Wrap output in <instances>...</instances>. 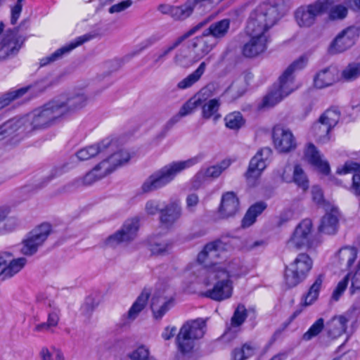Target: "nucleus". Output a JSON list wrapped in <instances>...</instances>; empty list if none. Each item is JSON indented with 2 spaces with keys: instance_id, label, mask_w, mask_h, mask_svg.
<instances>
[{
  "instance_id": "f257e3e1",
  "label": "nucleus",
  "mask_w": 360,
  "mask_h": 360,
  "mask_svg": "<svg viewBox=\"0 0 360 360\" xmlns=\"http://www.w3.org/2000/svg\"><path fill=\"white\" fill-rule=\"evenodd\" d=\"M221 245V241H214L207 244L197 257L199 264H205L206 266L202 267L199 264H195L193 266L198 271L197 277L205 285H208L215 281L212 288L206 290L203 295L217 302L227 300L231 297L233 284L230 278H238L242 275L240 264L237 262L211 261L219 256Z\"/></svg>"
},
{
  "instance_id": "f03ea898",
  "label": "nucleus",
  "mask_w": 360,
  "mask_h": 360,
  "mask_svg": "<svg viewBox=\"0 0 360 360\" xmlns=\"http://www.w3.org/2000/svg\"><path fill=\"white\" fill-rule=\"evenodd\" d=\"M290 0H263L252 9L247 20L246 27L269 33L288 11Z\"/></svg>"
},
{
  "instance_id": "7ed1b4c3",
  "label": "nucleus",
  "mask_w": 360,
  "mask_h": 360,
  "mask_svg": "<svg viewBox=\"0 0 360 360\" xmlns=\"http://www.w3.org/2000/svg\"><path fill=\"white\" fill-rule=\"evenodd\" d=\"M203 158L204 155L200 153L188 160L172 162L165 165L146 179L141 186L142 191L150 193L167 186L182 171L199 163Z\"/></svg>"
},
{
  "instance_id": "20e7f679",
  "label": "nucleus",
  "mask_w": 360,
  "mask_h": 360,
  "mask_svg": "<svg viewBox=\"0 0 360 360\" xmlns=\"http://www.w3.org/2000/svg\"><path fill=\"white\" fill-rule=\"evenodd\" d=\"M64 108L61 103L52 100L34 110L29 115L36 129H45L56 124L63 117Z\"/></svg>"
},
{
  "instance_id": "39448f33",
  "label": "nucleus",
  "mask_w": 360,
  "mask_h": 360,
  "mask_svg": "<svg viewBox=\"0 0 360 360\" xmlns=\"http://www.w3.org/2000/svg\"><path fill=\"white\" fill-rule=\"evenodd\" d=\"M313 266L311 258L306 253H300L285 267V283L288 288L297 286L304 281Z\"/></svg>"
},
{
  "instance_id": "423d86ee",
  "label": "nucleus",
  "mask_w": 360,
  "mask_h": 360,
  "mask_svg": "<svg viewBox=\"0 0 360 360\" xmlns=\"http://www.w3.org/2000/svg\"><path fill=\"white\" fill-rule=\"evenodd\" d=\"M34 131L36 129L29 114L22 117L13 118L0 127V136L4 139L15 136L22 139L32 135Z\"/></svg>"
},
{
  "instance_id": "0eeeda50",
  "label": "nucleus",
  "mask_w": 360,
  "mask_h": 360,
  "mask_svg": "<svg viewBox=\"0 0 360 360\" xmlns=\"http://www.w3.org/2000/svg\"><path fill=\"white\" fill-rule=\"evenodd\" d=\"M313 224L311 220L305 219L302 220L295 228V231L289 240V248L300 249L307 247L309 249L316 248L320 241L311 238Z\"/></svg>"
},
{
  "instance_id": "6e6552de",
  "label": "nucleus",
  "mask_w": 360,
  "mask_h": 360,
  "mask_svg": "<svg viewBox=\"0 0 360 360\" xmlns=\"http://www.w3.org/2000/svg\"><path fill=\"white\" fill-rule=\"evenodd\" d=\"M360 35V27L352 25L341 30L333 39L328 48V52L336 55L351 49L357 41Z\"/></svg>"
},
{
  "instance_id": "1a4fd4ad",
  "label": "nucleus",
  "mask_w": 360,
  "mask_h": 360,
  "mask_svg": "<svg viewBox=\"0 0 360 360\" xmlns=\"http://www.w3.org/2000/svg\"><path fill=\"white\" fill-rule=\"evenodd\" d=\"M173 304V289L169 285H160L151 300V309L155 319H162Z\"/></svg>"
},
{
  "instance_id": "9d476101",
  "label": "nucleus",
  "mask_w": 360,
  "mask_h": 360,
  "mask_svg": "<svg viewBox=\"0 0 360 360\" xmlns=\"http://www.w3.org/2000/svg\"><path fill=\"white\" fill-rule=\"evenodd\" d=\"M246 33L250 39L242 48V53L246 58H253L264 53L270 41L269 33L250 30L246 27Z\"/></svg>"
},
{
  "instance_id": "9b49d317",
  "label": "nucleus",
  "mask_w": 360,
  "mask_h": 360,
  "mask_svg": "<svg viewBox=\"0 0 360 360\" xmlns=\"http://www.w3.org/2000/svg\"><path fill=\"white\" fill-rule=\"evenodd\" d=\"M51 232V226L43 224L30 231L22 243L21 252L25 255H32L42 246Z\"/></svg>"
},
{
  "instance_id": "f8f14e48",
  "label": "nucleus",
  "mask_w": 360,
  "mask_h": 360,
  "mask_svg": "<svg viewBox=\"0 0 360 360\" xmlns=\"http://www.w3.org/2000/svg\"><path fill=\"white\" fill-rule=\"evenodd\" d=\"M214 18L213 15H210L202 21L200 22L195 26L190 29L181 36L176 38L171 44L163 47L160 51L155 52L152 56L153 65L154 66H160L167 59L169 54L177 48L184 41L193 35L197 31L205 26Z\"/></svg>"
},
{
  "instance_id": "ddd939ff",
  "label": "nucleus",
  "mask_w": 360,
  "mask_h": 360,
  "mask_svg": "<svg viewBox=\"0 0 360 360\" xmlns=\"http://www.w3.org/2000/svg\"><path fill=\"white\" fill-rule=\"evenodd\" d=\"M272 139L275 148L281 153H290L297 147L293 133L282 126L278 125L273 128Z\"/></svg>"
},
{
  "instance_id": "4468645a",
  "label": "nucleus",
  "mask_w": 360,
  "mask_h": 360,
  "mask_svg": "<svg viewBox=\"0 0 360 360\" xmlns=\"http://www.w3.org/2000/svg\"><path fill=\"white\" fill-rule=\"evenodd\" d=\"M139 228L138 219H128L121 229L107 238L105 243L107 246L114 248L122 243L129 242L136 237Z\"/></svg>"
},
{
  "instance_id": "2eb2a0df",
  "label": "nucleus",
  "mask_w": 360,
  "mask_h": 360,
  "mask_svg": "<svg viewBox=\"0 0 360 360\" xmlns=\"http://www.w3.org/2000/svg\"><path fill=\"white\" fill-rule=\"evenodd\" d=\"M306 65V59L300 57L290 64L279 78V84L276 89L282 94L284 97L288 96L298 88V85L294 82L293 72L295 70L302 69Z\"/></svg>"
},
{
  "instance_id": "dca6fc26",
  "label": "nucleus",
  "mask_w": 360,
  "mask_h": 360,
  "mask_svg": "<svg viewBox=\"0 0 360 360\" xmlns=\"http://www.w3.org/2000/svg\"><path fill=\"white\" fill-rule=\"evenodd\" d=\"M323 14L320 8L314 1L297 8L294 13V18L300 27L309 28L312 27L316 23L317 18Z\"/></svg>"
},
{
  "instance_id": "f3484780",
  "label": "nucleus",
  "mask_w": 360,
  "mask_h": 360,
  "mask_svg": "<svg viewBox=\"0 0 360 360\" xmlns=\"http://www.w3.org/2000/svg\"><path fill=\"white\" fill-rule=\"evenodd\" d=\"M18 30H9L4 34L0 41V60H4L15 56L22 44Z\"/></svg>"
},
{
  "instance_id": "a211bd4d",
  "label": "nucleus",
  "mask_w": 360,
  "mask_h": 360,
  "mask_svg": "<svg viewBox=\"0 0 360 360\" xmlns=\"http://www.w3.org/2000/svg\"><path fill=\"white\" fill-rule=\"evenodd\" d=\"M272 150L270 148L265 147L259 150L251 159L248 169L245 173V177L248 181H255L261 175L266 167L267 162L271 158Z\"/></svg>"
},
{
  "instance_id": "6ab92c4d",
  "label": "nucleus",
  "mask_w": 360,
  "mask_h": 360,
  "mask_svg": "<svg viewBox=\"0 0 360 360\" xmlns=\"http://www.w3.org/2000/svg\"><path fill=\"white\" fill-rule=\"evenodd\" d=\"M214 39L204 32L188 41V48L192 51L199 61L208 55L216 46Z\"/></svg>"
},
{
  "instance_id": "aec40b11",
  "label": "nucleus",
  "mask_w": 360,
  "mask_h": 360,
  "mask_svg": "<svg viewBox=\"0 0 360 360\" xmlns=\"http://www.w3.org/2000/svg\"><path fill=\"white\" fill-rule=\"evenodd\" d=\"M231 165L229 160H224L219 163L202 168L194 176L192 180V187L195 189L199 188L207 179H216Z\"/></svg>"
},
{
  "instance_id": "412c9836",
  "label": "nucleus",
  "mask_w": 360,
  "mask_h": 360,
  "mask_svg": "<svg viewBox=\"0 0 360 360\" xmlns=\"http://www.w3.org/2000/svg\"><path fill=\"white\" fill-rule=\"evenodd\" d=\"M115 146L111 140L106 139L97 144L88 146L79 150L76 155L81 161L88 160L98 155L106 154L112 150Z\"/></svg>"
},
{
  "instance_id": "4be33fe9",
  "label": "nucleus",
  "mask_w": 360,
  "mask_h": 360,
  "mask_svg": "<svg viewBox=\"0 0 360 360\" xmlns=\"http://www.w3.org/2000/svg\"><path fill=\"white\" fill-rule=\"evenodd\" d=\"M55 101L61 103L62 107L64 108L63 117L69 113L81 109L86 105L87 97L85 94L80 91L79 92L72 93L67 98L59 97L54 99Z\"/></svg>"
},
{
  "instance_id": "5701e85b",
  "label": "nucleus",
  "mask_w": 360,
  "mask_h": 360,
  "mask_svg": "<svg viewBox=\"0 0 360 360\" xmlns=\"http://www.w3.org/2000/svg\"><path fill=\"white\" fill-rule=\"evenodd\" d=\"M239 210V200L236 193L229 191L221 196L219 214L221 219L234 216Z\"/></svg>"
},
{
  "instance_id": "b1692460",
  "label": "nucleus",
  "mask_w": 360,
  "mask_h": 360,
  "mask_svg": "<svg viewBox=\"0 0 360 360\" xmlns=\"http://www.w3.org/2000/svg\"><path fill=\"white\" fill-rule=\"evenodd\" d=\"M1 260L4 261L2 265L3 280L11 278L18 273L25 265L27 259L24 257L14 259L13 255L7 252L0 255Z\"/></svg>"
},
{
  "instance_id": "393cba45",
  "label": "nucleus",
  "mask_w": 360,
  "mask_h": 360,
  "mask_svg": "<svg viewBox=\"0 0 360 360\" xmlns=\"http://www.w3.org/2000/svg\"><path fill=\"white\" fill-rule=\"evenodd\" d=\"M90 37L87 35H83L77 37L70 44H66L61 48L57 49L50 56L44 57L40 60V66H45L51 63L60 59L64 55L69 53L76 47L82 45L84 42L89 41Z\"/></svg>"
},
{
  "instance_id": "a878e982",
  "label": "nucleus",
  "mask_w": 360,
  "mask_h": 360,
  "mask_svg": "<svg viewBox=\"0 0 360 360\" xmlns=\"http://www.w3.org/2000/svg\"><path fill=\"white\" fill-rule=\"evenodd\" d=\"M181 216V207L178 201H172L161 210L160 223L167 228L172 227Z\"/></svg>"
},
{
  "instance_id": "bb28decb",
  "label": "nucleus",
  "mask_w": 360,
  "mask_h": 360,
  "mask_svg": "<svg viewBox=\"0 0 360 360\" xmlns=\"http://www.w3.org/2000/svg\"><path fill=\"white\" fill-rule=\"evenodd\" d=\"M304 158L320 172L328 174L330 172L328 162L323 160L313 143H308L304 150Z\"/></svg>"
},
{
  "instance_id": "cd10ccee",
  "label": "nucleus",
  "mask_w": 360,
  "mask_h": 360,
  "mask_svg": "<svg viewBox=\"0 0 360 360\" xmlns=\"http://www.w3.org/2000/svg\"><path fill=\"white\" fill-rule=\"evenodd\" d=\"M349 319L345 315L335 316L328 321L326 330L328 336L335 339L345 333Z\"/></svg>"
},
{
  "instance_id": "c85d7f7f",
  "label": "nucleus",
  "mask_w": 360,
  "mask_h": 360,
  "mask_svg": "<svg viewBox=\"0 0 360 360\" xmlns=\"http://www.w3.org/2000/svg\"><path fill=\"white\" fill-rule=\"evenodd\" d=\"M339 212L337 208L333 207L330 212H326L322 217L319 231L325 234H334L337 231Z\"/></svg>"
},
{
  "instance_id": "c756f323",
  "label": "nucleus",
  "mask_w": 360,
  "mask_h": 360,
  "mask_svg": "<svg viewBox=\"0 0 360 360\" xmlns=\"http://www.w3.org/2000/svg\"><path fill=\"white\" fill-rule=\"evenodd\" d=\"M230 20L223 19L219 21L212 23L208 28L203 32L212 38L214 39V41L217 44L219 40L226 36L230 28Z\"/></svg>"
},
{
  "instance_id": "7c9ffc66",
  "label": "nucleus",
  "mask_w": 360,
  "mask_h": 360,
  "mask_svg": "<svg viewBox=\"0 0 360 360\" xmlns=\"http://www.w3.org/2000/svg\"><path fill=\"white\" fill-rule=\"evenodd\" d=\"M212 0H187L186 2L180 6H173L172 17L175 20H184L191 15L194 8L197 6H201L205 1Z\"/></svg>"
},
{
  "instance_id": "2f4dec72",
  "label": "nucleus",
  "mask_w": 360,
  "mask_h": 360,
  "mask_svg": "<svg viewBox=\"0 0 360 360\" xmlns=\"http://www.w3.org/2000/svg\"><path fill=\"white\" fill-rule=\"evenodd\" d=\"M148 297V292H141V294L137 297L136 301L133 303L132 306L130 307L128 312L123 316V319H124V324L130 323L138 317L140 312L145 308Z\"/></svg>"
},
{
  "instance_id": "473e14b6",
  "label": "nucleus",
  "mask_w": 360,
  "mask_h": 360,
  "mask_svg": "<svg viewBox=\"0 0 360 360\" xmlns=\"http://www.w3.org/2000/svg\"><path fill=\"white\" fill-rule=\"evenodd\" d=\"M356 257L357 250L355 248L345 247L341 248L336 257L341 270H349L355 262Z\"/></svg>"
},
{
  "instance_id": "72a5a7b5",
  "label": "nucleus",
  "mask_w": 360,
  "mask_h": 360,
  "mask_svg": "<svg viewBox=\"0 0 360 360\" xmlns=\"http://www.w3.org/2000/svg\"><path fill=\"white\" fill-rule=\"evenodd\" d=\"M337 70L329 67L319 71L314 77V85L322 89L333 84L337 79Z\"/></svg>"
},
{
  "instance_id": "f704fd0d",
  "label": "nucleus",
  "mask_w": 360,
  "mask_h": 360,
  "mask_svg": "<svg viewBox=\"0 0 360 360\" xmlns=\"http://www.w3.org/2000/svg\"><path fill=\"white\" fill-rule=\"evenodd\" d=\"M172 246L170 240L158 236H153L149 240V248L153 255H163L168 253Z\"/></svg>"
},
{
  "instance_id": "c9c22d12",
  "label": "nucleus",
  "mask_w": 360,
  "mask_h": 360,
  "mask_svg": "<svg viewBox=\"0 0 360 360\" xmlns=\"http://www.w3.org/2000/svg\"><path fill=\"white\" fill-rule=\"evenodd\" d=\"M50 85L51 83L48 81V79H43L35 82L33 84L28 85L27 86L12 91L16 99H18L22 97L27 93H30L31 95L35 96L39 93L44 91Z\"/></svg>"
},
{
  "instance_id": "e433bc0d",
  "label": "nucleus",
  "mask_w": 360,
  "mask_h": 360,
  "mask_svg": "<svg viewBox=\"0 0 360 360\" xmlns=\"http://www.w3.org/2000/svg\"><path fill=\"white\" fill-rule=\"evenodd\" d=\"M181 327H186V333L194 340L201 338L205 333V321L202 319L192 320L185 323Z\"/></svg>"
},
{
  "instance_id": "4c0bfd02",
  "label": "nucleus",
  "mask_w": 360,
  "mask_h": 360,
  "mask_svg": "<svg viewBox=\"0 0 360 360\" xmlns=\"http://www.w3.org/2000/svg\"><path fill=\"white\" fill-rule=\"evenodd\" d=\"M221 103L218 98L210 99L207 102H205L202 105V117L205 119L213 118L214 121H217L220 117L219 113V109Z\"/></svg>"
},
{
  "instance_id": "58836bf2",
  "label": "nucleus",
  "mask_w": 360,
  "mask_h": 360,
  "mask_svg": "<svg viewBox=\"0 0 360 360\" xmlns=\"http://www.w3.org/2000/svg\"><path fill=\"white\" fill-rule=\"evenodd\" d=\"M188 49V48L181 49L176 52L174 57V61L177 65L189 68L199 61L196 59L195 53L191 54Z\"/></svg>"
},
{
  "instance_id": "ea45409f",
  "label": "nucleus",
  "mask_w": 360,
  "mask_h": 360,
  "mask_svg": "<svg viewBox=\"0 0 360 360\" xmlns=\"http://www.w3.org/2000/svg\"><path fill=\"white\" fill-rule=\"evenodd\" d=\"M206 66L207 63L205 61L202 62L193 72L188 75L177 84V87L179 89H186L193 86L204 74Z\"/></svg>"
},
{
  "instance_id": "a19ab883",
  "label": "nucleus",
  "mask_w": 360,
  "mask_h": 360,
  "mask_svg": "<svg viewBox=\"0 0 360 360\" xmlns=\"http://www.w3.org/2000/svg\"><path fill=\"white\" fill-rule=\"evenodd\" d=\"M266 207V204L262 202L252 205L242 220V226L247 228L252 225L256 221L257 217L265 210Z\"/></svg>"
},
{
  "instance_id": "79ce46f5",
  "label": "nucleus",
  "mask_w": 360,
  "mask_h": 360,
  "mask_svg": "<svg viewBox=\"0 0 360 360\" xmlns=\"http://www.w3.org/2000/svg\"><path fill=\"white\" fill-rule=\"evenodd\" d=\"M186 329V327H181L176 336L178 349L182 353L190 352L194 347L195 340L187 335Z\"/></svg>"
},
{
  "instance_id": "37998d69",
  "label": "nucleus",
  "mask_w": 360,
  "mask_h": 360,
  "mask_svg": "<svg viewBox=\"0 0 360 360\" xmlns=\"http://www.w3.org/2000/svg\"><path fill=\"white\" fill-rule=\"evenodd\" d=\"M323 279L324 276L323 274L319 275L316 278L304 297V306L311 304L317 299Z\"/></svg>"
},
{
  "instance_id": "c03bdc74",
  "label": "nucleus",
  "mask_w": 360,
  "mask_h": 360,
  "mask_svg": "<svg viewBox=\"0 0 360 360\" xmlns=\"http://www.w3.org/2000/svg\"><path fill=\"white\" fill-rule=\"evenodd\" d=\"M360 77V63H349L342 71L340 79L344 82H352Z\"/></svg>"
},
{
  "instance_id": "a18cd8bd",
  "label": "nucleus",
  "mask_w": 360,
  "mask_h": 360,
  "mask_svg": "<svg viewBox=\"0 0 360 360\" xmlns=\"http://www.w3.org/2000/svg\"><path fill=\"white\" fill-rule=\"evenodd\" d=\"M225 125L227 128L233 130H238L245 123L242 114L240 112L229 113L224 117Z\"/></svg>"
},
{
  "instance_id": "49530a36",
  "label": "nucleus",
  "mask_w": 360,
  "mask_h": 360,
  "mask_svg": "<svg viewBox=\"0 0 360 360\" xmlns=\"http://www.w3.org/2000/svg\"><path fill=\"white\" fill-rule=\"evenodd\" d=\"M312 129L319 141L324 143L329 140V132L332 128L325 122H321V118L319 122L314 123Z\"/></svg>"
},
{
  "instance_id": "de8ad7c7",
  "label": "nucleus",
  "mask_w": 360,
  "mask_h": 360,
  "mask_svg": "<svg viewBox=\"0 0 360 360\" xmlns=\"http://www.w3.org/2000/svg\"><path fill=\"white\" fill-rule=\"evenodd\" d=\"M117 162L116 160H112L111 162L109 157H108L97 164L94 168L99 174V176L103 178L116 169Z\"/></svg>"
},
{
  "instance_id": "09e8293b",
  "label": "nucleus",
  "mask_w": 360,
  "mask_h": 360,
  "mask_svg": "<svg viewBox=\"0 0 360 360\" xmlns=\"http://www.w3.org/2000/svg\"><path fill=\"white\" fill-rule=\"evenodd\" d=\"M292 181H294L303 191H306L309 188V181L307 175L303 169L298 165L294 167Z\"/></svg>"
},
{
  "instance_id": "8fccbe9b",
  "label": "nucleus",
  "mask_w": 360,
  "mask_h": 360,
  "mask_svg": "<svg viewBox=\"0 0 360 360\" xmlns=\"http://www.w3.org/2000/svg\"><path fill=\"white\" fill-rule=\"evenodd\" d=\"M340 112L337 108H329L320 117L321 122L326 123L333 128L338 122Z\"/></svg>"
},
{
  "instance_id": "3c124183",
  "label": "nucleus",
  "mask_w": 360,
  "mask_h": 360,
  "mask_svg": "<svg viewBox=\"0 0 360 360\" xmlns=\"http://www.w3.org/2000/svg\"><path fill=\"white\" fill-rule=\"evenodd\" d=\"M285 97L276 88L269 92L263 99L262 108H271L281 102Z\"/></svg>"
},
{
  "instance_id": "603ef678",
  "label": "nucleus",
  "mask_w": 360,
  "mask_h": 360,
  "mask_svg": "<svg viewBox=\"0 0 360 360\" xmlns=\"http://www.w3.org/2000/svg\"><path fill=\"white\" fill-rule=\"evenodd\" d=\"M255 348L248 344H245L240 349H235L232 353L233 360H245L254 354Z\"/></svg>"
},
{
  "instance_id": "864d4df0",
  "label": "nucleus",
  "mask_w": 360,
  "mask_h": 360,
  "mask_svg": "<svg viewBox=\"0 0 360 360\" xmlns=\"http://www.w3.org/2000/svg\"><path fill=\"white\" fill-rule=\"evenodd\" d=\"M68 165L67 164L63 163L60 164L58 165H56L52 168V169L50 172V174L45 177L43 182H41L39 185V187H44L47 184H49L51 180H53L55 178H57L60 176H61L63 174H64L67 170Z\"/></svg>"
},
{
  "instance_id": "5fc2aeb1",
  "label": "nucleus",
  "mask_w": 360,
  "mask_h": 360,
  "mask_svg": "<svg viewBox=\"0 0 360 360\" xmlns=\"http://www.w3.org/2000/svg\"><path fill=\"white\" fill-rule=\"evenodd\" d=\"M101 179H102V177L99 176V174L93 168L83 177L77 179L75 184L77 186H89Z\"/></svg>"
},
{
  "instance_id": "6e6d98bb",
  "label": "nucleus",
  "mask_w": 360,
  "mask_h": 360,
  "mask_svg": "<svg viewBox=\"0 0 360 360\" xmlns=\"http://www.w3.org/2000/svg\"><path fill=\"white\" fill-rule=\"evenodd\" d=\"M324 328V320L322 318L319 319L309 330L303 335V339L309 340L318 335Z\"/></svg>"
},
{
  "instance_id": "4d7b16f0",
  "label": "nucleus",
  "mask_w": 360,
  "mask_h": 360,
  "mask_svg": "<svg viewBox=\"0 0 360 360\" xmlns=\"http://www.w3.org/2000/svg\"><path fill=\"white\" fill-rule=\"evenodd\" d=\"M247 316V310L245 306L243 304L238 305L231 318V325L233 326H240L246 319Z\"/></svg>"
},
{
  "instance_id": "13d9d810",
  "label": "nucleus",
  "mask_w": 360,
  "mask_h": 360,
  "mask_svg": "<svg viewBox=\"0 0 360 360\" xmlns=\"http://www.w3.org/2000/svg\"><path fill=\"white\" fill-rule=\"evenodd\" d=\"M131 360H155L150 355L149 349L145 346H140L129 355Z\"/></svg>"
},
{
  "instance_id": "bf43d9fd",
  "label": "nucleus",
  "mask_w": 360,
  "mask_h": 360,
  "mask_svg": "<svg viewBox=\"0 0 360 360\" xmlns=\"http://www.w3.org/2000/svg\"><path fill=\"white\" fill-rule=\"evenodd\" d=\"M348 14V8L342 5H336L331 7L329 11V18L331 20H342L346 18Z\"/></svg>"
},
{
  "instance_id": "052dcab7",
  "label": "nucleus",
  "mask_w": 360,
  "mask_h": 360,
  "mask_svg": "<svg viewBox=\"0 0 360 360\" xmlns=\"http://www.w3.org/2000/svg\"><path fill=\"white\" fill-rule=\"evenodd\" d=\"M162 210L161 202L154 199L148 200L144 207L145 214L148 216H153L159 212L161 214Z\"/></svg>"
},
{
  "instance_id": "680f3d73",
  "label": "nucleus",
  "mask_w": 360,
  "mask_h": 360,
  "mask_svg": "<svg viewBox=\"0 0 360 360\" xmlns=\"http://www.w3.org/2000/svg\"><path fill=\"white\" fill-rule=\"evenodd\" d=\"M110 161L117 160L116 168L127 163L130 159V155L127 150H120L108 156Z\"/></svg>"
},
{
  "instance_id": "e2e57ef3",
  "label": "nucleus",
  "mask_w": 360,
  "mask_h": 360,
  "mask_svg": "<svg viewBox=\"0 0 360 360\" xmlns=\"http://www.w3.org/2000/svg\"><path fill=\"white\" fill-rule=\"evenodd\" d=\"M349 281V274L344 277L342 280H341L338 283L336 288H335L332 297L335 301H338L342 293L346 290Z\"/></svg>"
},
{
  "instance_id": "0e129e2a",
  "label": "nucleus",
  "mask_w": 360,
  "mask_h": 360,
  "mask_svg": "<svg viewBox=\"0 0 360 360\" xmlns=\"http://www.w3.org/2000/svg\"><path fill=\"white\" fill-rule=\"evenodd\" d=\"M356 172H360V164L353 161L346 162L342 167H339L337 169V173L339 174H346Z\"/></svg>"
},
{
  "instance_id": "69168bd1",
  "label": "nucleus",
  "mask_w": 360,
  "mask_h": 360,
  "mask_svg": "<svg viewBox=\"0 0 360 360\" xmlns=\"http://www.w3.org/2000/svg\"><path fill=\"white\" fill-rule=\"evenodd\" d=\"M200 106L193 97L188 100L180 108L179 113L183 117L188 115Z\"/></svg>"
},
{
  "instance_id": "338daca9",
  "label": "nucleus",
  "mask_w": 360,
  "mask_h": 360,
  "mask_svg": "<svg viewBox=\"0 0 360 360\" xmlns=\"http://www.w3.org/2000/svg\"><path fill=\"white\" fill-rule=\"evenodd\" d=\"M292 165L287 163L285 166L278 169L276 172L283 181L288 183L292 181Z\"/></svg>"
},
{
  "instance_id": "774afa93",
  "label": "nucleus",
  "mask_w": 360,
  "mask_h": 360,
  "mask_svg": "<svg viewBox=\"0 0 360 360\" xmlns=\"http://www.w3.org/2000/svg\"><path fill=\"white\" fill-rule=\"evenodd\" d=\"M40 360H65L63 354L60 352H56L53 355L46 347L41 349L39 353Z\"/></svg>"
}]
</instances>
